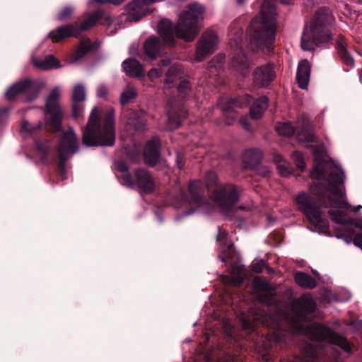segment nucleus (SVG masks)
Wrapping results in <instances>:
<instances>
[{
  "label": "nucleus",
  "mask_w": 362,
  "mask_h": 362,
  "mask_svg": "<svg viewBox=\"0 0 362 362\" xmlns=\"http://www.w3.org/2000/svg\"><path fill=\"white\" fill-rule=\"evenodd\" d=\"M204 8L201 5L192 4L180 15L175 25L167 19L161 20L158 30L165 44L174 47L175 37L185 42H192L199 33Z\"/></svg>",
  "instance_id": "nucleus-1"
},
{
  "label": "nucleus",
  "mask_w": 362,
  "mask_h": 362,
  "mask_svg": "<svg viewBox=\"0 0 362 362\" xmlns=\"http://www.w3.org/2000/svg\"><path fill=\"white\" fill-rule=\"evenodd\" d=\"M115 141L114 110L105 112L95 107L91 111L88 122L83 129V142L87 146H111Z\"/></svg>",
  "instance_id": "nucleus-2"
},
{
  "label": "nucleus",
  "mask_w": 362,
  "mask_h": 362,
  "mask_svg": "<svg viewBox=\"0 0 362 362\" xmlns=\"http://www.w3.org/2000/svg\"><path fill=\"white\" fill-rule=\"evenodd\" d=\"M274 0H264L260 16L251 22L248 34L251 49L257 51L262 47H269L274 42L276 30V8Z\"/></svg>",
  "instance_id": "nucleus-3"
},
{
  "label": "nucleus",
  "mask_w": 362,
  "mask_h": 362,
  "mask_svg": "<svg viewBox=\"0 0 362 362\" xmlns=\"http://www.w3.org/2000/svg\"><path fill=\"white\" fill-rule=\"evenodd\" d=\"M334 22V18L328 9H319L314 19L304 28L301 39L302 49L312 50L315 45L329 41Z\"/></svg>",
  "instance_id": "nucleus-4"
},
{
  "label": "nucleus",
  "mask_w": 362,
  "mask_h": 362,
  "mask_svg": "<svg viewBox=\"0 0 362 362\" xmlns=\"http://www.w3.org/2000/svg\"><path fill=\"white\" fill-rule=\"evenodd\" d=\"M206 187L209 198L223 212L234 209L240 197L238 187L232 184L221 185L216 173L214 171L206 173Z\"/></svg>",
  "instance_id": "nucleus-5"
},
{
  "label": "nucleus",
  "mask_w": 362,
  "mask_h": 362,
  "mask_svg": "<svg viewBox=\"0 0 362 362\" xmlns=\"http://www.w3.org/2000/svg\"><path fill=\"white\" fill-rule=\"evenodd\" d=\"M345 180V175L342 170L337 166L332 168L329 175V187L327 191L331 196L325 197L323 194L317 195L319 203L325 208H339L348 210L351 208V205L347 202L344 187H340Z\"/></svg>",
  "instance_id": "nucleus-6"
},
{
  "label": "nucleus",
  "mask_w": 362,
  "mask_h": 362,
  "mask_svg": "<svg viewBox=\"0 0 362 362\" xmlns=\"http://www.w3.org/2000/svg\"><path fill=\"white\" fill-rule=\"evenodd\" d=\"M296 202L298 209L306 215L313 226L320 229L327 228V221L322 218L320 208L314 204L310 196L304 192L300 193Z\"/></svg>",
  "instance_id": "nucleus-7"
},
{
  "label": "nucleus",
  "mask_w": 362,
  "mask_h": 362,
  "mask_svg": "<svg viewBox=\"0 0 362 362\" xmlns=\"http://www.w3.org/2000/svg\"><path fill=\"white\" fill-rule=\"evenodd\" d=\"M122 182L129 187L136 186L143 193L150 194L156 189V182L151 174L144 168L134 171V176L125 173L122 176Z\"/></svg>",
  "instance_id": "nucleus-8"
},
{
  "label": "nucleus",
  "mask_w": 362,
  "mask_h": 362,
  "mask_svg": "<svg viewBox=\"0 0 362 362\" xmlns=\"http://www.w3.org/2000/svg\"><path fill=\"white\" fill-rule=\"evenodd\" d=\"M60 90L59 88L52 90L46 100L45 115L50 130L56 132L60 130L62 112L59 105Z\"/></svg>",
  "instance_id": "nucleus-9"
},
{
  "label": "nucleus",
  "mask_w": 362,
  "mask_h": 362,
  "mask_svg": "<svg viewBox=\"0 0 362 362\" xmlns=\"http://www.w3.org/2000/svg\"><path fill=\"white\" fill-rule=\"evenodd\" d=\"M311 333L317 340H325L336 344L345 351L349 353L351 350V346L346 339L338 335L332 329L316 323L310 325Z\"/></svg>",
  "instance_id": "nucleus-10"
},
{
  "label": "nucleus",
  "mask_w": 362,
  "mask_h": 362,
  "mask_svg": "<svg viewBox=\"0 0 362 362\" xmlns=\"http://www.w3.org/2000/svg\"><path fill=\"white\" fill-rule=\"evenodd\" d=\"M218 42V36L214 31H205L197 42L194 60L201 62L207 55L212 54L215 51Z\"/></svg>",
  "instance_id": "nucleus-11"
},
{
  "label": "nucleus",
  "mask_w": 362,
  "mask_h": 362,
  "mask_svg": "<svg viewBox=\"0 0 362 362\" xmlns=\"http://www.w3.org/2000/svg\"><path fill=\"white\" fill-rule=\"evenodd\" d=\"M275 66L272 63L257 66L252 73V81L255 86L258 88H264L276 78Z\"/></svg>",
  "instance_id": "nucleus-12"
},
{
  "label": "nucleus",
  "mask_w": 362,
  "mask_h": 362,
  "mask_svg": "<svg viewBox=\"0 0 362 362\" xmlns=\"http://www.w3.org/2000/svg\"><path fill=\"white\" fill-rule=\"evenodd\" d=\"M78 148L77 139L72 128L64 132L61 142L58 147L59 157L60 163H63L67 158L69 154L74 153Z\"/></svg>",
  "instance_id": "nucleus-13"
},
{
  "label": "nucleus",
  "mask_w": 362,
  "mask_h": 362,
  "mask_svg": "<svg viewBox=\"0 0 362 362\" xmlns=\"http://www.w3.org/2000/svg\"><path fill=\"white\" fill-rule=\"evenodd\" d=\"M242 34L241 30H238L235 33V37L230 38L229 43L230 46L236 47L237 49H239L238 56L233 57L232 59V66L242 75H246L249 73V62L242 51L240 45Z\"/></svg>",
  "instance_id": "nucleus-14"
},
{
  "label": "nucleus",
  "mask_w": 362,
  "mask_h": 362,
  "mask_svg": "<svg viewBox=\"0 0 362 362\" xmlns=\"http://www.w3.org/2000/svg\"><path fill=\"white\" fill-rule=\"evenodd\" d=\"M316 303L310 294H304L293 302V310L297 317L302 321L308 320V315L313 313Z\"/></svg>",
  "instance_id": "nucleus-15"
},
{
  "label": "nucleus",
  "mask_w": 362,
  "mask_h": 362,
  "mask_svg": "<svg viewBox=\"0 0 362 362\" xmlns=\"http://www.w3.org/2000/svg\"><path fill=\"white\" fill-rule=\"evenodd\" d=\"M268 316L259 309H255L250 311V315L243 316L240 319L243 329L250 334L255 332L258 326H268Z\"/></svg>",
  "instance_id": "nucleus-16"
},
{
  "label": "nucleus",
  "mask_w": 362,
  "mask_h": 362,
  "mask_svg": "<svg viewBox=\"0 0 362 362\" xmlns=\"http://www.w3.org/2000/svg\"><path fill=\"white\" fill-rule=\"evenodd\" d=\"M252 98L245 95L242 97L233 98L227 102V103L221 107L223 116L226 117V122L228 124H232L235 119L238 117V113L235 108L243 107L250 103Z\"/></svg>",
  "instance_id": "nucleus-17"
},
{
  "label": "nucleus",
  "mask_w": 362,
  "mask_h": 362,
  "mask_svg": "<svg viewBox=\"0 0 362 362\" xmlns=\"http://www.w3.org/2000/svg\"><path fill=\"white\" fill-rule=\"evenodd\" d=\"M204 188L202 182L199 180L189 182L187 194H182V199L184 202L194 204L197 206L204 204Z\"/></svg>",
  "instance_id": "nucleus-18"
},
{
  "label": "nucleus",
  "mask_w": 362,
  "mask_h": 362,
  "mask_svg": "<svg viewBox=\"0 0 362 362\" xmlns=\"http://www.w3.org/2000/svg\"><path fill=\"white\" fill-rule=\"evenodd\" d=\"M78 35L79 29L76 23L59 27L49 33L52 41L55 43L59 42L65 38L78 37Z\"/></svg>",
  "instance_id": "nucleus-19"
},
{
  "label": "nucleus",
  "mask_w": 362,
  "mask_h": 362,
  "mask_svg": "<svg viewBox=\"0 0 362 362\" xmlns=\"http://www.w3.org/2000/svg\"><path fill=\"white\" fill-rule=\"evenodd\" d=\"M160 142L158 137H153L149 141L144 149V158L146 164L153 166L160 158Z\"/></svg>",
  "instance_id": "nucleus-20"
},
{
  "label": "nucleus",
  "mask_w": 362,
  "mask_h": 362,
  "mask_svg": "<svg viewBox=\"0 0 362 362\" xmlns=\"http://www.w3.org/2000/svg\"><path fill=\"white\" fill-rule=\"evenodd\" d=\"M35 87L29 79L21 81L11 86L6 93L8 100H13L16 96L23 93H28L35 90Z\"/></svg>",
  "instance_id": "nucleus-21"
},
{
  "label": "nucleus",
  "mask_w": 362,
  "mask_h": 362,
  "mask_svg": "<svg viewBox=\"0 0 362 362\" xmlns=\"http://www.w3.org/2000/svg\"><path fill=\"white\" fill-rule=\"evenodd\" d=\"M246 276L245 270L243 266L234 264L230 268V274L222 276V281L225 284H232L240 286Z\"/></svg>",
  "instance_id": "nucleus-22"
},
{
  "label": "nucleus",
  "mask_w": 362,
  "mask_h": 362,
  "mask_svg": "<svg viewBox=\"0 0 362 362\" xmlns=\"http://www.w3.org/2000/svg\"><path fill=\"white\" fill-rule=\"evenodd\" d=\"M187 111L184 107H177L175 104L170 103L168 111V127L170 130L178 128L183 118L185 117Z\"/></svg>",
  "instance_id": "nucleus-23"
},
{
  "label": "nucleus",
  "mask_w": 362,
  "mask_h": 362,
  "mask_svg": "<svg viewBox=\"0 0 362 362\" xmlns=\"http://www.w3.org/2000/svg\"><path fill=\"white\" fill-rule=\"evenodd\" d=\"M329 215L332 220L338 224L354 226L362 230V220L353 218L347 214L334 209H330L329 211Z\"/></svg>",
  "instance_id": "nucleus-24"
},
{
  "label": "nucleus",
  "mask_w": 362,
  "mask_h": 362,
  "mask_svg": "<svg viewBox=\"0 0 362 362\" xmlns=\"http://www.w3.org/2000/svg\"><path fill=\"white\" fill-rule=\"evenodd\" d=\"M73 116L74 118L78 119L81 117L83 107L79 103L83 102L86 99L85 88L83 86L78 84L76 85L73 90Z\"/></svg>",
  "instance_id": "nucleus-25"
},
{
  "label": "nucleus",
  "mask_w": 362,
  "mask_h": 362,
  "mask_svg": "<svg viewBox=\"0 0 362 362\" xmlns=\"http://www.w3.org/2000/svg\"><path fill=\"white\" fill-rule=\"evenodd\" d=\"M310 75V65L308 60L303 59L298 64L296 80L299 88L305 89L308 87Z\"/></svg>",
  "instance_id": "nucleus-26"
},
{
  "label": "nucleus",
  "mask_w": 362,
  "mask_h": 362,
  "mask_svg": "<svg viewBox=\"0 0 362 362\" xmlns=\"http://www.w3.org/2000/svg\"><path fill=\"white\" fill-rule=\"evenodd\" d=\"M347 42L344 36L339 35L337 40L336 48L337 53L341 62L349 67H352L354 64V60L349 54L347 49Z\"/></svg>",
  "instance_id": "nucleus-27"
},
{
  "label": "nucleus",
  "mask_w": 362,
  "mask_h": 362,
  "mask_svg": "<svg viewBox=\"0 0 362 362\" xmlns=\"http://www.w3.org/2000/svg\"><path fill=\"white\" fill-rule=\"evenodd\" d=\"M122 68L125 74L130 77L144 76V67L142 64L135 59H127L122 64Z\"/></svg>",
  "instance_id": "nucleus-28"
},
{
  "label": "nucleus",
  "mask_w": 362,
  "mask_h": 362,
  "mask_svg": "<svg viewBox=\"0 0 362 362\" xmlns=\"http://www.w3.org/2000/svg\"><path fill=\"white\" fill-rule=\"evenodd\" d=\"M262 158V151L259 149H248L243 156L245 168H256Z\"/></svg>",
  "instance_id": "nucleus-29"
},
{
  "label": "nucleus",
  "mask_w": 362,
  "mask_h": 362,
  "mask_svg": "<svg viewBox=\"0 0 362 362\" xmlns=\"http://www.w3.org/2000/svg\"><path fill=\"white\" fill-rule=\"evenodd\" d=\"M162 44L156 37H151L147 39L144 44L146 54L151 59L156 58L162 49Z\"/></svg>",
  "instance_id": "nucleus-30"
},
{
  "label": "nucleus",
  "mask_w": 362,
  "mask_h": 362,
  "mask_svg": "<svg viewBox=\"0 0 362 362\" xmlns=\"http://www.w3.org/2000/svg\"><path fill=\"white\" fill-rule=\"evenodd\" d=\"M268 107V98L262 96L257 100L250 108L251 117L259 118Z\"/></svg>",
  "instance_id": "nucleus-31"
},
{
  "label": "nucleus",
  "mask_w": 362,
  "mask_h": 362,
  "mask_svg": "<svg viewBox=\"0 0 362 362\" xmlns=\"http://www.w3.org/2000/svg\"><path fill=\"white\" fill-rule=\"evenodd\" d=\"M294 279L298 286L305 288H313L316 286V281L310 275L302 272H296Z\"/></svg>",
  "instance_id": "nucleus-32"
},
{
  "label": "nucleus",
  "mask_w": 362,
  "mask_h": 362,
  "mask_svg": "<svg viewBox=\"0 0 362 362\" xmlns=\"http://www.w3.org/2000/svg\"><path fill=\"white\" fill-rule=\"evenodd\" d=\"M183 75V68L180 64H175L170 67L168 72L166 73V78L165 83L166 85H170L173 83L177 79L182 78Z\"/></svg>",
  "instance_id": "nucleus-33"
},
{
  "label": "nucleus",
  "mask_w": 362,
  "mask_h": 362,
  "mask_svg": "<svg viewBox=\"0 0 362 362\" xmlns=\"http://www.w3.org/2000/svg\"><path fill=\"white\" fill-rule=\"evenodd\" d=\"M33 64L42 69H50L59 66V62L53 56L49 55L44 60H34Z\"/></svg>",
  "instance_id": "nucleus-34"
},
{
  "label": "nucleus",
  "mask_w": 362,
  "mask_h": 362,
  "mask_svg": "<svg viewBox=\"0 0 362 362\" xmlns=\"http://www.w3.org/2000/svg\"><path fill=\"white\" fill-rule=\"evenodd\" d=\"M274 160L276 165L277 170L281 176L286 177L290 175L291 170L289 163L284 160L281 155L275 154Z\"/></svg>",
  "instance_id": "nucleus-35"
},
{
  "label": "nucleus",
  "mask_w": 362,
  "mask_h": 362,
  "mask_svg": "<svg viewBox=\"0 0 362 362\" xmlns=\"http://www.w3.org/2000/svg\"><path fill=\"white\" fill-rule=\"evenodd\" d=\"M103 13L100 11H97L92 13L89 17H88L86 20H84L80 27L78 26L79 29V34L81 31L88 30L91 27H93L102 17Z\"/></svg>",
  "instance_id": "nucleus-36"
},
{
  "label": "nucleus",
  "mask_w": 362,
  "mask_h": 362,
  "mask_svg": "<svg viewBox=\"0 0 362 362\" xmlns=\"http://www.w3.org/2000/svg\"><path fill=\"white\" fill-rule=\"evenodd\" d=\"M91 48V42L88 38H82L74 52V57L78 59L83 57Z\"/></svg>",
  "instance_id": "nucleus-37"
},
{
  "label": "nucleus",
  "mask_w": 362,
  "mask_h": 362,
  "mask_svg": "<svg viewBox=\"0 0 362 362\" xmlns=\"http://www.w3.org/2000/svg\"><path fill=\"white\" fill-rule=\"evenodd\" d=\"M276 131L280 135L291 136L295 133V129L291 122H279L276 125Z\"/></svg>",
  "instance_id": "nucleus-38"
},
{
  "label": "nucleus",
  "mask_w": 362,
  "mask_h": 362,
  "mask_svg": "<svg viewBox=\"0 0 362 362\" xmlns=\"http://www.w3.org/2000/svg\"><path fill=\"white\" fill-rule=\"evenodd\" d=\"M252 287L255 291H267L270 288L269 282L259 276H256L252 281Z\"/></svg>",
  "instance_id": "nucleus-39"
},
{
  "label": "nucleus",
  "mask_w": 362,
  "mask_h": 362,
  "mask_svg": "<svg viewBox=\"0 0 362 362\" xmlns=\"http://www.w3.org/2000/svg\"><path fill=\"white\" fill-rule=\"evenodd\" d=\"M316 359L315 350V349L309 346L306 347L305 353L303 357H296L294 359V362H308L314 361Z\"/></svg>",
  "instance_id": "nucleus-40"
},
{
  "label": "nucleus",
  "mask_w": 362,
  "mask_h": 362,
  "mask_svg": "<svg viewBox=\"0 0 362 362\" xmlns=\"http://www.w3.org/2000/svg\"><path fill=\"white\" fill-rule=\"evenodd\" d=\"M136 90L132 86H128L121 95V103L124 105L136 96Z\"/></svg>",
  "instance_id": "nucleus-41"
},
{
  "label": "nucleus",
  "mask_w": 362,
  "mask_h": 362,
  "mask_svg": "<svg viewBox=\"0 0 362 362\" xmlns=\"http://www.w3.org/2000/svg\"><path fill=\"white\" fill-rule=\"evenodd\" d=\"M325 171L324 163L319 162L314 165L310 173V176L315 180H323L325 178Z\"/></svg>",
  "instance_id": "nucleus-42"
},
{
  "label": "nucleus",
  "mask_w": 362,
  "mask_h": 362,
  "mask_svg": "<svg viewBox=\"0 0 362 362\" xmlns=\"http://www.w3.org/2000/svg\"><path fill=\"white\" fill-rule=\"evenodd\" d=\"M223 57L219 55L216 57V59L211 61L209 66V71L210 74L216 75V73L219 74L220 70L223 66Z\"/></svg>",
  "instance_id": "nucleus-43"
},
{
  "label": "nucleus",
  "mask_w": 362,
  "mask_h": 362,
  "mask_svg": "<svg viewBox=\"0 0 362 362\" xmlns=\"http://www.w3.org/2000/svg\"><path fill=\"white\" fill-rule=\"evenodd\" d=\"M264 293L259 294L257 296V299L260 303L264 304H270L274 299V293L273 291L269 288L267 291H264Z\"/></svg>",
  "instance_id": "nucleus-44"
},
{
  "label": "nucleus",
  "mask_w": 362,
  "mask_h": 362,
  "mask_svg": "<svg viewBox=\"0 0 362 362\" xmlns=\"http://www.w3.org/2000/svg\"><path fill=\"white\" fill-rule=\"evenodd\" d=\"M292 158L295 160L296 165L298 169L303 170L305 168V163L304 161L303 154L299 151H294L292 153Z\"/></svg>",
  "instance_id": "nucleus-45"
},
{
  "label": "nucleus",
  "mask_w": 362,
  "mask_h": 362,
  "mask_svg": "<svg viewBox=\"0 0 362 362\" xmlns=\"http://www.w3.org/2000/svg\"><path fill=\"white\" fill-rule=\"evenodd\" d=\"M298 136L300 140H303L307 143H311L316 141L315 135L313 132L310 131L301 132L298 134Z\"/></svg>",
  "instance_id": "nucleus-46"
},
{
  "label": "nucleus",
  "mask_w": 362,
  "mask_h": 362,
  "mask_svg": "<svg viewBox=\"0 0 362 362\" xmlns=\"http://www.w3.org/2000/svg\"><path fill=\"white\" fill-rule=\"evenodd\" d=\"M74 13V8L71 6H65L58 14V19L60 21L68 20Z\"/></svg>",
  "instance_id": "nucleus-47"
},
{
  "label": "nucleus",
  "mask_w": 362,
  "mask_h": 362,
  "mask_svg": "<svg viewBox=\"0 0 362 362\" xmlns=\"http://www.w3.org/2000/svg\"><path fill=\"white\" fill-rule=\"evenodd\" d=\"M177 89L180 96L182 98H185L188 90H189V81L187 80L181 81Z\"/></svg>",
  "instance_id": "nucleus-48"
},
{
  "label": "nucleus",
  "mask_w": 362,
  "mask_h": 362,
  "mask_svg": "<svg viewBox=\"0 0 362 362\" xmlns=\"http://www.w3.org/2000/svg\"><path fill=\"white\" fill-rule=\"evenodd\" d=\"M163 71L160 68H153L148 73V78L152 81L155 82L157 79L160 78Z\"/></svg>",
  "instance_id": "nucleus-49"
},
{
  "label": "nucleus",
  "mask_w": 362,
  "mask_h": 362,
  "mask_svg": "<svg viewBox=\"0 0 362 362\" xmlns=\"http://www.w3.org/2000/svg\"><path fill=\"white\" fill-rule=\"evenodd\" d=\"M41 127V125L33 126L28 122L23 121L21 125V130L30 134H33L37 129H40Z\"/></svg>",
  "instance_id": "nucleus-50"
},
{
  "label": "nucleus",
  "mask_w": 362,
  "mask_h": 362,
  "mask_svg": "<svg viewBox=\"0 0 362 362\" xmlns=\"http://www.w3.org/2000/svg\"><path fill=\"white\" fill-rule=\"evenodd\" d=\"M265 267L266 262L264 260L257 261L252 264V270L256 273H261Z\"/></svg>",
  "instance_id": "nucleus-51"
},
{
  "label": "nucleus",
  "mask_w": 362,
  "mask_h": 362,
  "mask_svg": "<svg viewBox=\"0 0 362 362\" xmlns=\"http://www.w3.org/2000/svg\"><path fill=\"white\" fill-rule=\"evenodd\" d=\"M353 242L355 245L359 247L362 250V234L356 235L354 237Z\"/></svg>",
  "instance_id": "nucleus-52"
},
{
  "label": "nucleus",
  "mask_w": 362,
  "mask_h": 362,
  "mask_svg": "<svg viewBox=\"0 0 362 362\" xmlns=\"http://www.w3.org/2000/svg\"><path fill=\"white\" fill-rule=\"evenodd\" d=\"M98 3L105 4V3H110L115 5H119L122 4L124 0H95Z\"/></svg>",
  "instance_id": "nucleus-53"
},
{
  "label": "nucleus",
  "mask_w": 362,
  "mask_h": 362,
  "mask_svg": "<svg viewBox=\"0 0 362 362\" xmlns=\"http://www.w3.org/2000/svg\"><path fill=\"white\" fill-rule=\"evenodd\" d=\"M227 233L225 230L221 229V228H218V233L217 235V240L219 241H221L226 238Z\"/></svg>",
  "instance_id": "nucleus-54"
},
{
  "label": "nucleus",
  "mask_w": 362,
  "mask_h": 362,
  "mask_svg": "<svg viewBox=\"0 0 362 362\" xmlns=\"http://www.w3.org/2000/svg\"><path fill=\"white\" fill-rule=\"evenodd\" d=\"M107 88L105 86H100L97 90V95L98 97H105L107 94Z\"/></svg>",
  "instance_id": "nucleus-55"
},
{
  "label": "nucleus",
  "mask_w": 362,
  "mask_h": 362,
  "mask_svg": "<svg viewBox=\"0 0 362 362\" xmlns=\"http://www.w3.org/2000/svg\"><path fill=\"white\" fill-rule=\"evenodd\" d=\"M127 124H129V125H131V126L132 125V126H134L135 128H136V127H137V124H136V122L134 121V118H132V117H130L129 119H128V120L127 121Z\"/></svg>",
  "instance_id": "nucleus-56"
},
{
  "label": "nucleus",
  "mask_w": 362,
  "mask_h": 362,
  "mask_svg": "<svg viewBox=\"0 0 362 362\" xmlns=\"http://www.w3.org/2000/svg\"><path fill=\"white\" fill-rule=\"evenodd\" d=\"M170 62L168 59H163L160 62V66H165L169 64Z\"/></svg>",
  "instance_id": "nucleus-57"
},
{
  "label": "nucleus",
  "mask_w": 362,
  "mask_h": 362,
  "mask_svg": "<svg viewBox=\"0 0 362 362\" xmlns=\"http://www.w3.org/2000/svg\"><path fill=\"white\" fill-rule=\"evenodd\" d=\"M119 169L122 172H126L128 170L127 167L125 165H120L119 166Z\"/></svg>",
  "instance_id": "nucleus-58"
},
{
  "label": "nucleus",
  "mask_w": 362,
  "mask_h": 362,
  "mask_svg": "<svg viewBox=\"0 0 362 362\" xmlns=\"http://www.w3.org/2000/svg\"><path fill=\"white\" fill-rule=\"evenodd\" d=\"M270 172V170L268 169V168H266L264 172L262 173V175L263 177L266 176Z\"/></svg>",
  "instance_id": "nucleus-59"
},
{
  "label": "nucleus",
  "mask_w": 362,
  "mask_h": 362,
  "mask_svg": "<svg viewBox=\"0 0 362 362\" xmlns=\"http://www.w3.org/2000/svg\"><path fill=\"white\" fill-rule=\"evenodd\" d=\"M282 4H289L292 0H280Z\"/></svg>",
  "instance_id": "nucleus-60"
},
{
  "label": "nucleus",
  "mask_w": 362,
  "mask_h": 362,
  "mask_svg": "<svg viewBox=\"0 0 362 362\" xmlns=\"http://www.w3.org/2000/svg\"><path fill=\"white\" fill-rule=\"evenodd\" d=\"M132 114H134V113L133 112H132V111H128V112H127L126 113H124V114H123V116H124V117H126V116H127V115H132Z\"/></svg>",
  "instance_id": "nucleus-61"
},
{
  "label": "nucleus",
  "mask_w": 362,
  "mask_h": 362,
  "mask_svg": "<svg viewBox=\"0 0 362 362\" xmlns=\"http://www.w3.org/2000/svg\"><path fill=\"white\" fill-rule=\"evenodd\" d=\"M36 96H37V92H36V91H35L34 95H33L32 97L29 98L28 99H29L30 100H31L34 99Z\"/></svg>",
  "instance_id": "nucleus-62"
},
{
  "label": "nucleus",
  "mask_w": 362,
  "mask_h": 362,
  "mask_svg": "<svg viewBox=\"0 0 362 362\" xmlns=\"http://www.w3.org/2000/svg\"><path fill=\"white\" fill-rule=\"evenodd\" d=\"M241 122L245 129H248V124L247 123H244L243 121Z\"/></svg>",
  "instance_id": "nucleus-63"
},
{
  "label": "nucleus",
  "mask_w": 362,
  "mask_h": 362,
  "mask_svg": "<svg viewBox=\"0 0 362 362\" xmlns=\"http://www.w3.org/2000/svg\"><path fill=\"white\" fill-rule=\"evenodd\" d=\"M277 236H278V240L280 241L281 240V235L280 233H278Z\"/></svg>",
  "instance_id": "nucleus-64"
}]
</instances>
